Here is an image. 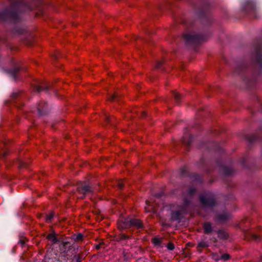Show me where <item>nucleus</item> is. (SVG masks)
I'll return each instance as SVG.
<instances>
[{"mask_svg": "<svg viewBox=\"0 0 262 262\" xmlns=\"http://www.w3.org/2000/svg\"><path fill=\"white\" fill-rule=\"evenodd\" d=\"M104 120L106 123L111 124V125H115V118L113 116H110L105 115L104 116Z\"/></svg>", "mask_w": 262, "mask_h": 262, "instance_id": "nucleus-25", "label": "nucleus"}, {"mask_svg": "<svg viewBox=\"0 0 262 262\" xmlns=\"http://www.w3.org/2000/svg\"><path fill=\"white\" fill-rule=\"evenodd\" d=\"M255 99L257 101L258 105L257 110L258 112H260V113H262V103L261 102L259 98L258 97L256 96Z\"/></svg>", "mask_w": 262, "mask_h": 262, "instance_id": "nucleus-34", "label": "nucleus"}, {"mask_svg": "<svg viewBox=\"0 0 262 262\" xmlns=\"http://www.w3.org/2000/svg\"><path fill=\"white\" fill-rule=\"evenodd\" d=\"M196 193V189L194 187H190L188 189V193L190 197H192Z\"/></svg>", "mask_w": 262, "mask_h": 262, "instance_id": "nucleus-35", "label": "nucleus"}, {"mask_svg": "<svg viewBox=\"0 0 262 262\" xmlns=\"http://www.w3.org/2000/svg\"><path fill=\"white\" fill-rule=\"evenodd\" d=\"M20 68L21 66L19 63L14 62L13 67L11 69H8L7 72L14 80H16L17 79V75L20 71Z\"/></svg>", "mask_w": 262, "mask_h": 262, "instance_id": "nucleus-13", "label": "nucleus"}, {"mask_svg": "<svg viewBox=\"0 0 262 262\" xmlns=\"http://www.w3.org/2000/svg\"><path fill=\"white\" fill-rule=\"evenodd\" d=\"M4 161L6 163L7 166L12 163L14 165L16 166L17 168H19L27 167L29 165L28 162L20 158L16 159L15 161H7L5 159H4Z\"/></svg>", "mask_w": 262, "mask_h": 262, "instance_id": "nucleus-16", "label": "nucleus"}, {"mask_svg": "<svg viewBox=\"0 0 262 262\" xmlns=\"http://www.w3.org/2000/svg\"><path fill=\"white\" fill-rule=\"evenodd\" d=\"M166 247L168 250H173L174 249V245L172 243H169L167 246Z\"/></svg>", "mask_w": 262, "mask_h": 262, "instance_id": "nucleus-41", "label": "nucleus"}, {"mask_svg": "<svg viewBox=\"0 0 262 262\" xmlns=\"http://www.w3.org/2000/svg\"><path fill=\"white\" fill-rule=\"evenodd\" d=\"M163 195V192H160V193H156L155 194V196L157 198L159 199V198H161Z\"/></svg>", "mask_w": 262, "mask_h": 262, "instance_id": "nucleus-46", "label": "nucleus"}, {"mask_svg": "<svg viewBox=\"0 0 262 262\" xmlns=\"http://www.w3.org/2000/svg\"><path fill=\"white\" fill-rule=\"evenodd\" d=\"M43 5L42 0H33L32 3L12 0L9 6L0 12V21L16 23L21 21L24 13L35 9H40Z\"/></svg>", "mask_w": 262, "mask_h": 262, "instance_id": "nucleus-1", "label": "nucleus"}, {"mask_svg": "<svg viewBox=\"0 0 262 262\" xmlns=\"http://www.w3.org/2000/svg\"><path fill=\"white\" fill-rule=\"evenodd\" d=\"M61 237H58V234L55 232L52 231L47 235L46 239L49 242V244L54 248H57Z\"/></svg>", "mask_w": 262, "mask_h": 262, "instance_id": "nucleus-11", "label": "nucleus"}, {"mask_svg": "<svg viewBox=\"0 0 262 262\" xmlns=\"http://www.w3.org/2000/svg\"><path fill=\"white\" fill-rule=\"evenodd\" d=\"M73 244L74 241L72 238L69 237L64 238L61 237L57 245L58 249L57 251L61 253H68V252L72 249Z\"/></svg>", "mask_w": 262, "mask_h": 262, "instance_id": "nucleus-6", "label": "nucleus"}, {"mask_svg": "<svg viewBox=\"0 0 262 262\" xmlns=\"http://www.w3.org/2000/svg\"><path fill=\"white\" fill-rule=\"evenodd\" d=\"M199 168L207 173H210L214 170V167L219 168V172L224 177H230L235 173V170L231 165L227 166L221 159L209 160L204 156L202 157L198 162Z\"/></svg>", "mask_w": 262, "mask_h": 262, "instance_id": "nucleus-2", "label": "nucleus"}, {"mask_svg": "<svg viewBox=\"0 0 262 262\" xmlns=\"http://www.w3.org/2000/svg\"><path fill=\"white\" fill-rule=\"evenodd\" d=\"M199 201L204 208L212 209L217 205L215 195L210 191H207L199 196Z\"/></svg>", "mask_w": 262, "mask_h": 262, "instance_id": "nucleus-3", "label": "nucleus"}, {"mask_svg": "<svg viewBox=\"0 0 262 262\" xmlns=\"http://www.w3.org/2000/svg\"><path fill=\"white\" fill-rule=\"evenodd\" d=\"M100 247H101V244H99L97 245L96 246V249L97 250H99V249H100Z\"/></svg>", "mask_w": 262, "mask_h": 262, "instance_id": "nucleus-49", "label": "nucleus"}, {"mask_svg": "<svg viewBox=\"0 0 262 262\" xmlns=\"http://www.w3.org/2000/svg\"><path fill=\"white\" fill-rule=\"evenodd\" d=\"M243 9L246 13L249 14L254 18H256L258 17V8L253 0H247L243 6Z\"/></svg>", "mask_w": 262, "mask_h": 262, "instance_id": "nucleus-8", "label": "nucleus"}, {"mask_svg": "<svg viewBox=\"0 0 262 262\" xmlns=\"http://www.w3.org/2000/svg\"><path fill=\"white\" fill-rule=\"evenodd\" d=\"M120 238L121 239H127L129 238V236L125 234H121Z\"/></svg>", "mask_w": 262, "mask_h": 262, "instance_id": "nucleus-43", "label": "nucleus"}, {"mask_svg": "<svg viewBox=\"0 0 262 262\" xmlns=\"http://www.w3.org/2000/svg\"><path fill=\"white\" fill-rule=\"evenodd\" d=\"M181 219V213L179 211H173L171 213V219L173 221H180Z\"/></svg>", "mask_w": 262, "mask_h": 262, "instance_id": "nucleus-27", "label": "nucleus"}, {"mask_svg": "<svg viewBox=\"0 0 262 262\" xmlns=\"http://www.w3.org/2000/svg\"><path fill=\"white\" fill-rule=\"evenodd\" d=\"M172 4L168 0H164L163 3L156 6V10L159 12L170 10Z\"/></svg>", "mask_w": 262, "mask_h": 262, "instance_id": "nucleus-17", "label": "nucleus"}, {"mask_svg": "<svg viewBox=\"0 0 262 262\" xmlns=\"http://www.w3.org/2000/svg\"><path fill=\"white\" fill-rule=\"evenodd\" d=\"M209 242L208 241H200L199 242L197 246V250L200 253L202 252V249L208 248L209 247Z\"/></svg>", "mask_w": 262, "mask_h": 262, "instance_id": "nucleus-22", "label": "nucleus"}, {"mask_svg": "<svg viewBox=\"0 0 262 262\" xmlns=\"http://www.w3.org/2000/svg\"><path fill=\"white\" fill-rule=\"evenodd\" d=\"M37 114L39 116H43L47 115L50 111V108L48 104L46 102H41L36 107Z\"/></svg>", "mask_w": 262, "mask_h": 262, "instance_id": "nucleus-12", "label": "nucleus"}, {"mask_svg": "<svg viewBox=\"0 0 262 262\" xmlns=\"http://www.w3.org/2000/svg\"><path fill=\"white\" fill-rule=\"evenodd\" d=\"M14 31L15 33L21 35L25 33L27 30L24 27L17 26L14 28Z\"/></svg>", "mask_w": 262, "mask_h": 262, "instance_id": "nucleus-26", "label": "nucleus"}, {"mask_svg": "<svg viewBox=\"0 0 262 262\" xmlns=\"http://www.w3.org/2000/svg\"><path fill=\"white\" fill-rule=\"evenodd\" d=\"M200 148H204L208 151H214L216 152L222 153L223 150L219 143L213 141L203 142L200 144Z\"/></svg>", "mask_w": 262, "mask_h": 262, "instance_id": "nucleus-9", "label": "nucleus"}, {"mask_svg": "<svg viewBox=\"0 0 262 262\" xmlns=\"http://www.w3.org/2000/svg\"><path fill=\"white\" fill-rule=\"evenodd\" d=\"M61 56H62V54L60 52H58L53 55L52 58L54 60H57Z\"/></svg>", "mask_w": 262, "mask_h": 262, "instance_id": "nucleus-39", "label": "nucleus"}, {"mask_svg": "<svg viewBox=\"0 0 262 262\" xmlns=\"http://www.w3.org/2000/svg\"><path fill=\"white\" fill-rule=\"evenodd\" d=\"M142 118H145L146 117L147 115L146 112L142 111L140 113V115H139Z\"/></svg>", "mask_w": 262, "mask_h": 262, "instance_id": "nucleus-44", "label": "nucleus"}, {"mask_svg": "<svg viewBox=\"0 0 262 262\" xmlns=\"http://www.w3.org/2000/svg\"><path fill=\"white\" fill-rule=\"evenodd\" d=\"M33 90L37 92H48L51 89V85L45 81L38 82L33 86Z\"/></svg>", "mask_w": 262, "mask_h": 262, "instance_id": "nucleus-15", "label": "nucleus"}, {"mask_svg": "<svg viewBox=\"0 0 262 262\" xmlns=\"http://www.w3.org/2000/svg\"><path fill=\"white\" fill-rule=\"evenodd\" d=\"M24 115H25V117L26 118H28L29 117V115L28 114H25Z\"/></svg>", "mask_w": 262, "mask_h": 262, "instance_id": "nucleus-51", "label": "nucleus"}, {"mask_svg": "<svg viewBox=\"0 0 262 262\" xmlns=\"http://www.w3.org/2000/svg\"><path fill=\"white\" fill-rule=\"evenodd\" d=\"M245 236L249 240H254L255 241H260L261 240L259 235L248 231L245 232Z\"/></svg>", "mask_w": 262, "mask_h": 262, "instance_id": "nucleus-20", "label": "nucleus"}, {"mask_svg": "<svg viewBox=\"0 0 262 262\" xmlns=\"http://www.w3.org/2000/svg\"><path fill=\"white\" fill-rule=\"evenodd\" d=\"M120 96L117 93H115L113 94H111L109 96V100L111 101H118L119 99Z\"/></svg>", "mask_w": 262, "mask_h": 262, "instance_id": "nucleus-30", "label": "nucleus"}, {"mask_svg": "<svg viewBox=\"0 0 262 262\" xmlns=\"http://www.w3.org/2000/svg\"><path fill=\"white\" fill-rule=\"evenodd\" d=\"M55 216V214L53 212H50L45 215V220L47 223H51Z\"/></svg>", "mask_w": 262, "mask_h": 262, "instance_id": "nucleus-29", "label": "nucleus"}, {"mask_svg": "<svg viewBox=\"0 0 262 262\" xmlns=\"http://www.w3.org/2000/svg\"><path fill=\"white\" fill-rule=\"evenodd\" d=\"M229 217L230 213L228 212L218 213L215 215V221L216 222L222 223L227 221Z\"/></svg>", "mask_w": 262, "mask_h": 262, "instance_id": "nucleus-19", "label": "nucleus"}, {"mask_svg": "<svg viewBox=\"0 0 262 262\" xmlns=\"http://www.w3.org/2000/svg\"><path fill=\"white\" fill-rule=\"evenodd\" d=\"M17 246H20L22 248L26 247V243L25 238H20L17 243Z\"/></svg>", "mask_w": 262, "mask_h": 262, "instance_id": "nucleus-33", "label": "nucleus"}, {"mask_svg": "<svg viewBox=\"0 0 262 262\" xmlns=\"http://www.w3.org/2000/svg\"><path fill=\"white\" fill-rule=\"evenodd\" d=\"M204 232L206 234H210L213 231L212 225L210 222H205L203 226Z\"/></svg>", "mask_w": 262, "mask_h": 262, "instance_id": "nucleus-21", "label": "nucleus"}, {"mask_svg": "<svg viewBox=\"0 0 262 262\" xmlns=\"http://www.w3.org/2000/svg\"><path fill=\"white\" fill-rule=\"evenodd\" d=\"M230 255L229 254L225 253L221 256V259L227 261L230 259Z\"/></svg>", "mask_w": 262, "mask_h": 262, "instance_id": "nucleus-37", "label": "nucleus"}, {"mask_svg": "<svg viewBox=\"0 0 262 262\" xmlns=\"http://www.w3.org/2000/svg\"><path fill=\"white\" fill-rule=\"evenodd\" d=\"M6 141H4L3 138H0V159H4L8 154L6 149Z\"/></svg>", "mask_w": 262, "mask_h": 262, "instance_id": "nucleus-18", "label": "nucleus"}, {"mask_svg": "<svg viewBox=\"0 0 262 262\" xmlns=\"http://www.w3.org/2000/svg\"><path fill=\"white\" fill-rule=\"evenodd\" d=\"M190 201L187 198H185L183 200V204L185 207H187L190 204Z\"/></svg>", "mask_w": 262, "mask_h": 262, "instance_id": "nucleus-40", "label": "nucleus"}, {"mask_svg": "<svg viewBox=\"0 0 262 262\" xmlns=\"http://www.w3.org/2000/svg\"><path fill=\"white\" fill-rule=\"evenodd\" d=\"M25 98V95L22 91H16L12 94L10 102L17 108L20 109L24 105V103L22 101Z\"/></svg>", "mask_w": 262, "mask_h": 262, "instance_id": "nucleus-7", "label": "nucleus"}, {"mask_svg": "<svg viewBox=\"0 0 262 262\" xmlns=\"http://www.w3.org/2000/svg\"><path fill=\"white\" fill-rule=\"evenodd\" d=\"M83 237V235L82 233H79L77 235H74L73 241L76 242V241H82Z\"/></svg>", "mask_w": 262, "mask_h": 262, "instance_id": "nucleus-32", "label": "nucleus"}, {"mask_svg": "<svg viewBox=\"0 0 262 262\" xmlns=\"http://www.w3.org/2000/svg\"><path fill=\"white\" fill-rule=\"evenodd\" d=\"M172 96L174 98L176 103L177 104H179L181 99V95L179 93L173 91L172 92Z\"/></svg>", "mask_w": 262, "mask_h": 262, "instance_id": "nucleus-28", "label": "nucleus"}, {"mask_svg": "<svg viewBox=\"0 0 262 262\" xmlns=\"http://www.w3.org/2000/svg\"><path fill=\"white\" fill-rule=\"evenodd\" d=\"M0 41L3 43H6V38H1L0 39Z\"/></svg>", "mask_w": 262, "mask_h": 262, "instance_id": "nucleus-47", "label": "nucleus"}, {"mask_svg": "<svg viewBox=\"0 0 262 262\" xmlns=\"http://www.w3.org/2000/svg\"><path fill=\"white\" fill-rule=\"evenodd\" d=\"M164 101H165L166 102H167L168 100L167 99H164Z\"/></svg>", "mask_w": 262, "mask_h": 262, "instance_id": "nucleus-53", "label": "nucleus"}, {"mask_svg": "<svg viewBox=\"0 0 262 262\" xmlns=\"http://www.w3.org/2000/svg\"><path fill=\"white\" fill-rule=\"evenodd\" d=\"M152 243L156 246H161L162 240L158 237H154L152 239Z\"/></svg>", "mask_w": 262, "mask_h": 262, "instance_id": "nucleus-31", "label": "nucleus"}, {"mask_svg": "<svg viewBox=\"0 0 262 262\" xmlns=\"http://www.w3.org/2000/svg\"><path fill=\"white\" fill-rule=\"evenodd\" d=\"M253 113H253V111H252V115H253Z\"/></svg>", "mask_w": 262, "mask_h": 262, "instance_id": "nucleus-55", "label": "nucleus"}, {"mask_svg": "<svg viewBox=\"0 0 262 262\" xmlns=\"http://www.w3.org/2000/svg\"><path fill=\"white\" fill-rule=\"evenodd\" d=\"M164 60H160L157 61L156 63V68L159 69H162V67L164 64Z\"/></svg>", "mask_w": 262, "mask_h": 262, "instance_id": "nucleus-36", "label": "nucleus"}, {"mask_svg": "<svg viewBox=\"0 0 262 262\" xmlns=\"http://www.w3.org/2000/svg\"><path fill=\"white\" fill-rule=\"evenodd\" d=\"M195 125H196V126L194 127L195 128H197L198 127H200V126L199 125H198V124H196Z\"/></svg>", "mask_w": 262, "mask_h": 262, "instance_id": "nucleus-52", "label": "nucleus"}, {"mask_svg": "<svg viewBox=\"0 0 262 262\" xmlns=\"http://www.w3.org/2000/svg\"><path fill=\"white\" fill-rule=\"evenodd\" d=\"M194 137L189 133L188 130H186L182 139V142L189 150V148L193 141Z\"/></svg>", "mask_w": 262, "mask_h": 262, "instance_id": "nucleus-14", "label": "nucleus"}, {"mask_svg": "<svg viewBox=\"0 0 262 262\" xmlns=\"http://www.w3.org/2000/svg\"><path fill=\"white\" fill-rule=\"evenodd\" d=\"M249 160V157L248 156H246L244 157L241 158L239 160V164L242 166L245 169H249V166L247 164V162Z\"/></svg>", "mask_w": 262, "mask_h": 262, "instance_id": "nucleus-23", "label": "nucleus"}, {"mask_svg": "<svg viewBox=\"0 0 262 262\" xmlns=\"http://www.w3.org/2000/svg\"><path fill=\"white\" fill-rule=\"evenodd\" d=\"M134 39H135V40L139 39H140L142 41H147L146 38H141V37H138V36H135L134 37Z\"/></svg>", "mask_w": 262, "mask_h": 262, "instance_id": "nucleus-45", "label": "nucleus"}, {"mask_svg": "<svg viewBox=\"0 0 262 262\" xmlns=\"http://www.w3.org/2000/svg\"><path fill=\"white\" fill-rule=\"evenodd\" d=\"M15 247H14V248H13V252H14V249H15Z\"/></svg>", "mask_w": 262, "mask_h": 262, "instance_id": "nucleus-54", "label": "nucleus"}, {"mask_svg": "<svg viewBox=\"0 0 262 262\" xmlns=\"http://www.w3.org/2000/svg\"><path fill=\"white\" fill-rule=\"evenodd\" d=\"M180 174L182 177L189 178L193 182L199 183H202L203 182L202 176L196 173H191L185 167L181 169Z\"/></svg>", "mask_w": 262, "mask_h": 262, "instance_id": "nucleus-10", "label": "nucleus"}, {"mask_svg": "<svg viewBox=\"0 0 262 262\" xmlns=\"http://www.w3.org/2000/svg\"><path fill=\"white\" fill-rule=\"evenodd\" d=\"M118 226L121 230L131 227L135 228L139 230H144L145 228L144 225L140 220L131 217L122 219L118 222Z\"/></svg>", "mask_w": 262, "mask_h": 262, "instance_id": "nucleus-4", "label": "nucleus"}, {"mask_svg": "<svg viewBox=\"0 0 262 262\" xmlns=\"http://www.w3.org/2000/svg\"><path fill=\"white\" fill-rule=\"evenodd\" d=\"M145 32H146V33H147V34H150V32H149V31H148V30H145Z\"/></svg>", "mask_w": 262, "mask_h": 262, "instance_id": "nucleus-50", "label": "nucleus"}, {"mask_svg": "<svg viewBox=\"0 0 262 262\" xmlns=\"http://www.w3.org/2000/svg\"><path fill=\"white\" fill-rule=\"evenodd\" d=\"M117 186L118 188L120 190L122 189L124 187V184L122 181H118L117 182Z\"/></svg>", "mask_w": 262, "mask_h": 262, "instance_id": "nucleus-42", "label": "nucleus"}, {"mask_svg": "<svg viewBox=\"0 0 262 262\" xmlns=\"http://www.w3.org/2000/svg\"><path fill=\"white\" fill-rule=\"evenodd\" d=\"M212 258L215 261H219L220 260H221V257L219 256L217 253H212Z\"/></svg>", "mask_w": 262, "mask_h": 262, "instance_id": "nucleus-38", "label": "nucleus"}, {"mask_svg": "<svg viewBox=\"0 0 262 262\" xmlns=\"http://www.w3.org/2000/svg\"><path fill=\"white\" fill-rule=\"evenodd\" d=\"M76 190L81 194L80 199H83L86 196H91L94 194V187L89 181H80L77 183Z\"/></svg>", "mask_w": 262, "mask_h": 262, "instance_id": "nucleus-5", "label": "nucleus"}, {"mask_svg": "<svg viewBox=\"0 0 262 262\" xmlns=\"http://www.w3.org/2000/svg\"><path fill=\"white\" fill-rule=\"evenodd\" d=\"M219 237L223 239H227L229 237L228 234L223 230L219 229L216 231Z\"/></svg>", "mask_w": 262, "mask_h": 262, "instance_id": "nucleus-24", "label": "nucleus"}, {"mask_svg": "<svg viewBox=\"0 0 262 262\" xmlns=\"http://www.w3.org/2000/svg\"><path fill=\"white\" fill-rule=\"evenodd\" d=\"M82 260V259L81 257H77V258H76V262H81Z\"/></svg>", "mask_w": 262, "mask_h": 262, "instance_id": "nucleus-48", "label": "nucleus"}]
</instances>
